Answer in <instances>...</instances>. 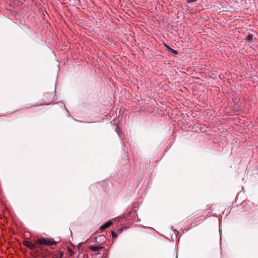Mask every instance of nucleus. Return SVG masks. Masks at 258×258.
Segmentation results:
<instances>
[{
    "label": "nucleus",
    "mask_w": 258,
    "mask_h": 258,
    "mask_svg": "<svg viewBox=\"0 0 258 258\" xmlns=\"http://www.w3.org/2000/svg\"><path fill=\"white\" fill-rule=\"evenodd\" d=\"M112 224V222L111 221H109L104 223L103 225H104V227H105V228H107L108 227H109L110 225H111Z\"/></svg>",
    "instance_id": "nucleus-6"
},
{
    "label": "nucleus",
    "mask_w": 258,
    "mask_h": 258,
    "mask_svg": "<svg viewBox=\"0 0 258 258\" xmlns=\"http://www.w3.org/2000/svg\"><path fill=\"white\" fill-rule=\"evenodd\" d=\"M36 244L44 245H52L56 243L53 239L50 238H45L43 237L38 238L35 242Z\"/></svg>",
    "instance_id": "nucleus-1"
},
{
    "label": "nucleus",
    "mask_w": 258,
    "mask_h": 258,
    "mask_svg": "<svg viewBox=\"0 0 258 258\" xmlns=\"http://www.w3.org/2000/svg\"><path fill=\"white\" fill-rule=\"evenodd\" d=\"M197 0H186V2L187 3H192V2H196Z\"/></svg>",
    "instance_id": "nucleus-9"
},
{
    "label": "nucleus",
    "mask_w": 258,
    "mask_h": 258,
    "mask_svg": "<svg viewBox=\"0 0 258 258\" xmlns=\"http://www.w3.org/2000/svg\"><path fill=\"white\" fill-rule=\"evenodd\" d=\"M253 39V35L252 34H249L246 37V40L247 41H251Z\"/></svg>",
    "instance_id": "nucleus-5"
},
{
    "label": "nucleus",
    "mask_w": 258,
    "mask_h": 258,
    "mask_svg": "<svg viewBox=\"0 0 258 258\" xmlns=\"http://www.w3.org/2000/svg\"><path fill=\"white\" fill-rule=\"evenodd\" d=\"M106 228H105V227H104V225H102L99 228V230L102 231L103 230H104V229H105Z\"/></svg>",
    "instance_id": "nucleus-8"
},
{
    "label": "nucleus",
    "mask_w": 258,
    "mask_h": 258,
    "mask_svg": "<svg viewBox=\"0 0 258 258\" xmlns=\"http://www.w3.org/2000/svg\"><path fill=\"white\" fill-rule=\"evenodd\" d=\"M164 46L166 47V49L170 51H171L174 54H177V51L175 50L174 49H172L170 48L168 45L164 44Z\"/></svg>",
    "instance_id": "nucleus-4"
},
{
    "label": "nucleus",
    "mask_w": 258,
    "mask_h": 258,
    "mask_svg": "<svg viewBox=\"0 0 258 258\" xmlns=\"http://www.w3.org/2000/svg\"><path fill=\"white\" fill-rule=\"evenodd\" d=\"M69 251H70V254L72 255V254L73 253V251L71 249H69Z\"/></svg>",
    "instance_id": "nucleus-10"
},
{
    "label": "nucleus",
    "mask_w": 258,
    "mask_h": 258,
    "mask_svg": "<svg viewBox=\"0 0 258 258\" xmlns=\"http://www.w3.org/2000/svg\"><path fill=\"white\" fill-rule=\"evenodd\" d=\"M23 244L31 250L34 249L37 247L36 244L32 243L28 241H24Z\"/></svg>",
    "instance_id": "nucleus-2"
},
{
    "label": "nucleus",
    "mask_w": 258,
    "mask_h": 258,
    "mask_svg": "<svg viewBox=\"0 0 258 258\" xmlns=\"http://www.w3.org/2000/svg\"><path fill=\"white\" fill-rule=\"evenodd\" d=\"M111 233L113 238H116L117 237V234L114 231H111Z\"/></svg>",
    "instance_id": "nucleus-7"
},
{
    "label": "nucleus",
    "mask_w": 258,
    "mask_h": 258,
    "mask_svg": "<svg viewBox=\"0 0 258 258\" xmlns=\"http://www.w3.org/2000/svg\"><path fill=\"white\" fill-rule=\"evenodd\" d=\"M89 248L93 251H97L103 248V247L99 246L91 245L89 246Z\"/></svg>",
    "instance_id": "nucleus-3"
}]
</instances>
